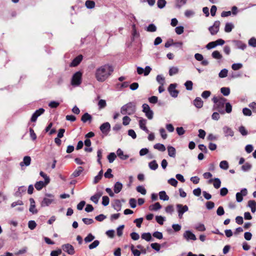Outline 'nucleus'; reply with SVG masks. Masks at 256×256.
Here are the masks:
<instances>
[{"mask_svg":"<svg viewBox=\"0 0 256 256\" xmlns=\"http://www.w3.org/2000/svg\"><path fill=\"white\" fill-rule=\"evenodd\" d=\"M214 181V186L215 188L218 189L220 188L221 185L220 180L218 178H214V179H210L209 180V182L210 183Z\"/></svg>","mask_w":256,"mask_h":256,"instance_id":"4be33fe9","label":"nucleus"},{"mask_svg":"<svg viewBox=\"0 0 256 256\" xmlns=\"http://www.w3.org/2000/svg\"><path fill=\"white\" fill-rule=\"evenodd\" d=\"M143 220L144 219L142 218H136V219L134 220V223H135L136 224V226L138 228H140L141 227V224L143 222Z\"/></svg>","mask_w":256,"mask_h":256,"instance_id":"680f3d73","label":"nucleus"},{"mask_svg":"<svg viewBox=\"0 0 256 256\" xmlns=\"http://www.w3.org/2000/svg\"><path fill=\"white\" fill-rule=\"evenodd\" d=\"M248 44L254 48L256 47V38H252L248 40Z\"/></svg>","mask_w":256,"mask_h":256,"instance_id":"774afa93","label":"nucleus"},{"mask_svg":"<svg viewBox=\"0 0 256 256\" xmlns=\"http://www.w3.org/2000/svg\"><path fill=\"white\" fill-rule=\"evenodd\" d=\"M233 42L238 48L244 50L246 47V44L240 40H234L233 41Z\"/></svg>","mask_w":256,"mask_h":256,"instance_id":"a211bd4d","label":"nucleus"},{"mask_svg":"<svg viewBox=\"0 0 256 256\" xmlns=\"http://www.w3.org/2000/svg\"><path fill=\"white\" fill-rule=\"evenodd\" d=\"M117 156L122 160H126L129 158L128 154H124L120 148H118L116 151Z\"/></svg>","mask_w":256,"mask_h":256,"instance_id":"aec40b11","label":"nucleus"},{"mask_svg":"<svg viewBox=\"0 0 256 256\" xmlns=\"http://www.w3.org/2000/svg\"><path fill=\"white\" fill-rule=\"evenodd\" d=\"M162 208V206L158 202L149 206V210L152 211H156Z\"/></svg>","mask_w":256,"mask_h":256,"instance_id":"a878e982","label":"nucleus"},{"mask_svg":"<svg viewBox=\"0 0 256 256\" xmlns=\"http://www.w3.org/2000/svg\"><path fill=\"white\" fill-rule=\"evenodd\" d=\"M146 120L144 118H140V119L139 120L140 128L142 130H144L145 132H146V133H148L149 130L148 129V128H146Z\"/></svg>","mask_w":256,"mask_h":256,"instance_id":"4468645a","label":"nucleus"},{"mask_svg":"<svg viewBox=\"0 0 256 256\" xmlns=\"http://www.w3.org/2000/svg\"><path fill=\"white\" fill-rule=\"evenodd\" d=\"M113 208L118 212L121 210L122 204L120 203V201L119 200H114Z\"/></svg>","mask_w":256,"mask_h":256,"instance_id":"393cba45","label":"nucleus"},{"mask_svg":"<svg viewBox=\"0 0 256 256\" xmlns=\"http://www.w3.org/2000/svg\"><path fill=\"white\" fill-rule=\"evenodd\" d=\"M36 226V224L34 220H30L28 222V227L30 229L34 230Z\"/></svg>","mask_w":256,"mask_h":256,"instance_id":"bf43d9fd","label":"nucleus"},{"mask_svg":"<svg viewBox=\"0 0 256 256\" xmlns=\"http://www.w3.org/2000/svg\"><path fill=\"white\" fill-rule=\"evenodd\" d=\"M220 92L224 96H228L230 94V89L229 88L222 87L220 88Z\"/></svg>","mask_w":256,"mask_h":256,"instance_id":"4c0bfd02","label":"nucleus"},{"mask_svg":"<svg viewBox=\"0 0 256 256\" xmlns=\"http://www.w3.org/2000/svg\"><path fill=\"white\" fill-rule=\"evenodd\" d=\"M100 128L104 134L106 135L110 130V125L109 122H106L100 126Z\"/></svg>","mask_w":256,"mask_h":256,"instance_id":"ddd939ff","label":"nucleus"},{"mask_svg":"<svg viewBox=\"0 0 256 256\" xmlns=\"http://www.w3.org/2000/svg\"><path fill=\"white\" fill-rule=\"evenodd\" d=\"M31 162V158L29 156H25L22 162H20V165L22 167L24 166H28L30 164Z\"/></svg>","mask_w":256,"mask_h":256,"instance_id":"f3484780","label":"nucleus"},{"mask_svg":"<svg viewBox=\"0 0 256 256\" xmlns=\"http://www.w3.org/2000/svg\"><path fill=\"white\" fill-rule=\"evenodd\" d=\"M149 168L152 170H156L158 168V164L156 160H153L148 164Z\"/></svg>","mask_w":256,"mask_h":256,"instance_id":"72a5a7b5","label":"nucleus"},{"mask_svg":"<svg viewBox=\"0 0 256 256\" xmlns=\"http://www.w3.org/2000/svg\"><path fill=\"white\" fill-rule=\"evenodd\" d=\"M156 220L158 224L160 225H162L164 221L165 220V218L164 217L159 216H156Z\"/></svg>","mask_w":256,"mask_h":256,"instance_id":"864d4df0","label":"nucleus"},{"mask_svg":"<svg viewBox=\"0 0 256 256\" xmlns=\"http://www.w3.org/2000/svg\"><path fill=\"white\" fill-rule=\"evenodd\" d=\"M112 170L111 168H108L106 172L104 173V176L106 178H113L114 176L112 174Z\"/></svg>","mask_w":256,"mask_h":256,"instance_id":"8fccbe9b","label":"nucleus"},{"mask_svg":"<svg viewBox=\"0 0 256 256\" xmlns=\"http://www.w3.org/2000/svg\"><path fill=\"white\" fill-rule=\"evenodd\" d=\"M95 237L91 233L88 234V236L84 238L86 243L90 242L94 239Z\"/></svg>","mask_w":256,"mask_h":256,"instance_id":"a19ab883","label":"nucleus"},{"mask_svg":"<svg viewBox=\"0 0 256 256\" xmlns=\"http://www.w3.org/2000/svg\"><path fill=\"white\" fill-rule=\"evenodd\" d=\"M102 174L103 172L102 170H101L100 171L98 174L94 178V184H97L99 182V180H101L102 176Z\"/></svg>","mask_w":256,"mask_h":256,"instance_id":"c9c22d12","label":"nucleus"},{"mask_svg":"<svg viewBox=\"0 0 256 256\" xmlns=\"http://www.w3.org/2000/svg\"><path fill=\"white\" fill-rule=\"evenodd\" d=\"M252 168V165L246 162L242 166V170L244 172L248 171Z\"/></svg>","mask_w":256,"mask_h":256,"instance_id":"3c124183","label":"nucleus"},{"mask_svg":"<svg viewBox=\"0 0 256 256\" xmlns=\"http://www.w3.org/2000/svg\"><path fill=\"white\" fill-rule=\"evenodd\" d=\"M242 67V64L240 63L234 64L232 66V68L234 70H237L240 69Z\"/></svg>","mask_w":256,"mask_h":256,"instance_id":"5fc2aeb1","label":"nucleus"},{"mask_svg":"<svg viewBox=\"0 0 256 256\" xmlns=\"http://www.w3.org/2000/svg\"><path fill=\"white\" fill-rule=\"evenodd\" d=\"M106 104L105 100H100L98 102V106L99 108H103L106 106Z\"/></svg>","mask_w":256,"mask_h":256,"instance_id":"0e129e2a","label":"nucleus"},{"mask_svg":"<svg viewBox=\"0 0 256 256\" xmlns=\"http://www.w3.org/2000/svg\"><path fill=\"white\" fill-rule=\"evenodd\" d=\"M228 70L226 69H222L219 73L218 76L220 78H224L228 76Z\"/></svg>","mask_w":256,"mask_h":256,"instance_id":"09e8293b","label":"nucleus"},{"mask_svg":"<svg viewBox=\"0 0 256 256\" xmlns=\"http://www.w3.org/2000/svg\"><path fill=\"white\" fill-rule=\"evenodd\" d=\"M146 30L148 32H154L156 30V27L154 24H151L146 27Z\"/></svg>","mask_w":256,"mask_h":256,"instance_id":"e433bc0d","label":"nucleus"},{"mask_svg":"<svg viewBox=\"0 0 256 256\" xmlns=\"http://www.w3.org/2000/svg\"><path fill=\"white\" fill-rule=\"evenodd\" d=\"M102 204L104 206H106L108 204L110 199L107 196H104L102 198Z\"/></svg>","mask_w":256,"mask_h":256,"instance_id":"69168bd1","label":"nucleus"},{"mask_svg":"<svg viewBox=\"0 0 256 256\" xmlns=\"http://www.w3.org/2000/svg\"><path fill=\"white\" fill-rule=\"evenodd\" d=\"M116 158V156L114 152H110L108 156V159L110 163H112L114 160Z\"/></svg>","mask_w":256,"mask_h":256,"instance_id":"37998d69","label":"nucleus"},{"mask_svg":"<svg viewBox=\"0 0 256 256\" xmlns=\"http://www.w3.org/2000/svg\"><path fill=\"white\" fill-rule=\"evenodd\" d=\"M82 73L80 72H77L72 76L71 84L74 86H78L82 83Z\"/></svg>","mask_w":256,"mask_h":256,"instance_id":"20e7f679","label":"nucleus"},{"mask_svg":"<svg viewBox=\"0 0 256 256\" xmlns=\"http://www.w3.org/2000/svg\"><path fill=\"white\" fill-rule=\"evenodd\" d=\"M84 170V168L82 166H78L72 174V176L76 178Z\"/></svg>","mask_w":256,"mask_h":256,"instance_id":"cd10ccee","label":"nucleus"},{"mask_svg":"<svg viewBox=\"0 0 256 256\" xmlns=\"http://www.w3.org/2000/svg\"><path fill=\"white\" fill-rule=\"evenodd\" d=\"M102 192H98L90 198V200L95 204H98V200L100 196H102Z\"/></svg>","mask_w":256,"mask_h":256,"instance_id":"412c9836","label":"nucleus"},{"mask_svg":"<svg viewBox=\"0 0 256 256\" xmlns=\"http://www.w3.org/2000/svg\"><path fill=\"white\" fill-rule=\"evenodd\" d=\"M114 70V68L111 64L102 65L96 69L94 74V78L98 82H103L112 76Z\"/></svg>","mask_w":256,"mask_h":256,"instance_id":"f257e3e1","label":"nucleus"},{"mask_svg":"<svg viewBox=\"0 0 256 256\" xmlns=\"http://www.w3.org/2000/svg\"><path fill=\"white\" fill-rule=\"evenodd\" d=\"M130 120L131 119L128 116H125L122 118V124L124 126H127L130 124Z\"/></svg>","mask_w":256,"mask_h":256,"instance_id":"13d9d810","label":"nucleus"},{"mask_svg":"<svg viewBox=\"0 0 256 256\" xmlns=\"http://www.w3.org/2000/svg\"><path fill=\"white\" fill-rule=\"evenodd\" d=\"M48 184H46V182H43L42 180H40L39 182H37L35 184L34 186L35 188L38 190H41L44 187L46 186Z\"/></svg>","mask_w":256,"mask_h":256,"instance_id":"5701e85b","label":"nucleus"},{"mask_svg":"<svg viewBox=\"0 0 256 256\" xmlns=\"http://www.w3.org/2000/svg\"><path fill=\"white\" fill-rule=\"evenodd\" d=\"M129 204L132 208H135L136 206V201L134 198H131L130 199Z\"/></svg>","mask_w":256,"mask_h":256,"instance_id":"338daca9","label":"nucleus"},{"mask_svg":"<svg viewBox=\"0 0 256 256\" xmlns=\"http://www.w3.org/2000/svg\"><path fill=\"white\" fill-rule=\"evenodd\" d=\"M136 105L132 102H130L124 105L120 108V112L124 115H132L136 112Z\"/></svg>","mask_w":256,"mask_h":256,"instance_id":"7ed1b4c3","label":"nucleus"},{"mask_svg":"<svg viewBox=\"0 0 256 256\" xmlns=\"http://www.w3.org/2000/svg\"><path fill=\"white\" fill-rule=\"evenodd\" d=\"M222 130L226 136H233L234 135V132L232 129L227 126H224L222 128Z\"/></svg>","mask_w":256,"mask_h":256,"instance_id":"2eb2a0df","label":"nucleus"},{"mask_svg":"<svg viewBox=\"0 0 256 256\" xmlns=\"http://www.w3.org/2000/svg\"><path fill=\"white\" fill-rule=\"evenodd\" d=\"M156 81L162 86H164V78L161 75H158L156 76Z\"/></svg>","mask_w":256,"mask_h":256,"instance_id":"603ef678","label":"nucleus"},{"mask_svg":"<svg viewBox=\"0 0 256 256\" xmlns=\"http://www.w3.org/2000/svg\"><path fill=\"white\" fill-rule=\"evenodd\" d=\"M141 237L142 239L145 240L147 242H150L152 239V235L150 232L143 233Z\"/></svg>","mask_w":256,"mask_h":256,"instance_id":"7c9ffc66","label":"nucleus"},{"mask_svg":"<svg viewBox=\"0 0 256 256\" xmlns=\"http://www.w3.org/2000/svg\"><path fill=\"white\" fill-rule=\"evenodd\" d=\"M168 154L170 156L175 158L176 150L172 146H168Z\"/></svg>","mask_w":256,"mask_h":256,"instance_id":"bb28decb","label":"nucleus"},{"mask_svg":"<svg viewBox=\"0 0 256 256\" xmlns=\"http://www.w3.org/2000/svg\"><path fill=\"white\" fill-rule=\"evenodd\" d=\"M62 250H63L64 252L70 255L74 254L75 252L74 246L69 244L62 245Z\"/></svg>","mask_w":256,"mask_h":256,"instance_id":"1a4fd4ad","label":"nucleus"},{"mask_svg":"<svg viewBox=\"0 0 256 256\" xmlns=\"http://www.w3.org/2000/svg\"><path fill=\"white\" fill-rule=\"evenodd\" d=\"M248 194V190L246 188H242L240 192H238L236 194V200L237 202H240L243 200V196H246Z\"/></svg>","mask_w":256,"mask_h":256,"instance_id":"9b49d317","label":"nucleus"},{"mask_svg":"<svg viewBox=\"0 0 256 256\" xmlns=\"http://www.w3.org/2000/svg\"><path fill=\"white\" fill-rule=\"evenodd\" d=\"M176 84H171L168 88L170 95L174 98H176L178 94V91L176 89Z\"/></svg>","mask_w":256,"mask_h":256,"instance_id":"9d476101","label":"nucleus"},{"mask_svg":"<svg viewBox=\"0 0 256 256\" xmlns=\"http://www.w3.org/2000/svg\"><path fill=\"white\" fill-rule=\"evenodd\" d=\"M183 237L187 241L190 240H196L194 234L190 230H186L183 234Z\"/></svg>","mask_w":256,"mask_h":256,"instance_id":"f8f14e48","label":"nucleus"},{"mask_svg":"<svg viewBox=\"0 0 256 256\" xmlns=\"http://www.w3.org/2000/svg\"><path fill=\"white\" fill-rule=\"evenodd\" d=\"M234 28V25L231 22H227L224 27V31L226 32H230Z\"/></svg>","mask_w":256,"mask_h":256,"instance_id":"c756f323","label":"nucleus"},{"mask_svg":"<svg viewBox=\"0 0 256 256\" xmlns=\"http://www.w3.org/2000/svg\"><path fill=\"white\" fill-rule=\"evenodd\" d=\"M212 57L216 60H220L222 58V55L218 50H214L212 54Z\"/></svg>","mask_w":256,"mask_h":256,"instance_id":"f704fd0d","label":"nucleus"},{"mask_svg":"<svg viewBox=\"0 0 256 256\" xmlns=\"http://www.w3.org/2000/svg\"><path fill=\"white\" fill-rule=\"evenodd\" d=\"M166 4V1L165 0H158L157 5L158 8H162Z\"/></svg>","mask_w":256,"mask_h":256,"instance_id":"4d7b16f0","label":"nucleus"},{"mask_svg":"<svg viewBox=\"0 0 256 256\" xmlns=\"http://www.w3.org/2000/svg\"><path fill=\"white\" fill-rule=\"evenodd\" d=\"M154 148L160 152H164L166 150V147L163 144L159 143L156 144L154 145Z\"/></svg>","mask_w":256,"mask_h":256,"instance_id":"473e14b6","label":"nucleus"},{"mask_svg":"<svg viewBox=\"0 0 256 256\" xmlns=\"http://www.w3.org/2000/svg\"><path fill=\"white\" fill-rule=\"evenodd\" d=\"M92 119V116L88 114V112H86L81 118V120L83 122H86L87 121H91Z\"/></svg>","mask_w":256,"mask_h":256,"instance_id":"c85d7f7f","label":"nucleus"},{"mask_svg":"<svg viewBox=\"0 0 256 256\" xmlns=\"http://www.w3.org/2000/svg\"><path fill=\"white\" fill-rule=\"evenodd\" d=\"M220 22L218 20L215 21L214 24L208 28L210 34L212 36L216 34L219 31Z\"/></svg>","mask_w":256,"mask_h":256,"instance_id":"6e6552de","label":"nucleus"},{"mask_svg":"<svg viewBox=\"0 0 256 256\" xmlns=\"http://www.w3.org/2000/svg\"><path fill=\"white\" fill-rule=\"evenodd\" d=\"M82 60V55H79L73 60L70 66H76L79 64L81 62Z\"/></svg>","mask_w":256,"mask_h":256,"instance_id":"dca6fc26","label":"nucleus"},{"mask_svg":"<svg viewBox=\"0 0 256 256\" xmlns=\"http://www.w3.org/2000/svg\"><path fill=\"white\" fill-rule=\"evenodd\" d=\"M152 236L154 237L158 238L159 240H161L163 238V235L162 232H155L153 233Z\"/></svg>","mask_w":256,"mask_h":256,"instance_id":"e2e57ef3","label":"nucleus"},{"mask_svg":"<svg viewBox=\"0 0 256 256\" xmlns=\"http://www.w3.org/2000/svg\"><path fill=\"white\" fill-rule=\"evenodd\" d=\"M184 86L188 90H191L192 89L193 83L190 80H187L184 83Z\"/></svg>","mask_w":256,"mask_h":256,"instance_id":"c03bdc74","label":"nucleus"},{"mask_svg":"<svg viewBox=\"0 0 256 256\" xmlns=\"http://www.w3.org/2000/svg\"><path fill=\"white\" fill-rule=\"evenodd\" d=\"M62 253V249L58 248L56 250H52L50 252V256H58Z\"/></svg>","mask_w":256,"mask_h":256,"instance_id":"052dcab7","label":"nucleus"},{"mask_svg":"<svg viewBox=\"0 0 256 256\" xmlns=\"http://www.w3.org/2000/svg\"><path fill=\"white\" fill-rule=\"evenodd\" d=\"M95 3L92 0H88L86 2V6L88 8H92L94 7Z\"/></svg>","mask_w":256,"mask_h":256,"instance_id":"a18cd8bd","label":"nucleus"},{"mask_svg":"<svg viewBox=\"0 0 256 256\" xmlns=\"http://www.w3.org/2000/svg\"><path fill=\"white\" fill-rule=\"evenodd\" d=\"M176 207L178 212V218L181 219L182 218L183 214L188 211V206L186 205L183 206L181 204H177Z\"/></svg>","mask_w":256,"mask_h":256,"instance_id":"423d86ee","label":"nucleus"},{"mask_svg":"<svg viewBox=\"0 0 256 256\" xmlns=\"http://www.w3.org/2000/svg\"><path fill=\"white\" fill-rule=\"evenodd\" d=\"M130 250L134 256H140L141 252L140 250L135 249L134 245L130 246Z\"/></svg>","mask_w":256,"mask_h":256,"instance_id":"79ce46f5","label":"nucleus"},{"mask_svg":"<svg viewBox=\"0 0 256 256\" xmlns=\"http://www.w3.org/2000/svg\"><path fill=\"white\" fill-rule=\"evenodd\" d=\"M160 198L161 200H163L164 201L168 200L169 199L168 196L166 194V192L164 191H161L159 192Z\"/></svg>","mask_w":256,"mask_h":256,"instance_id":"2f4dec72","label":"nucleus"},{"mask_svg":"<svg viewBox=\"0 0 256 256\" xmlns=\"http://www.w3.org/2000/svg\"><path fill=\"white\" fill-rule=\"evenodd\" d=\"M178 72V68L177 67L172 66L170 68L169 70V74L170 76H172L174 74H176Z\"/></svg>","mask_w":256,"mask_h":256,"instance_id":"ea45409f","label":"nucleus"},{"mask_svg":"<svg viewBox=\"0 0 256 256\" xmlns=\"http://www.w3.org/2000/svg\"><path fill=\"white\" fill-rule=\"evenodd\" d=\"M136 190L138 192H140L142 194L144 195V194H146V190L142 186H139L136 187Z\"/></svg>","mask_w":256,"mask_h":256,"instance_id":"6e6d98bb","label":"nucleus"},{"mask_svg":"<svg viewBox=\"0 0 256 256\" xmlns=\"http://www.w3.org/2000/svg\"><path fill=\"white\" fill-rule=\"evenodd\" d=\"M100 244V241L98 240H95L91 244L88 246V248L90 250L94 249L96 248Z\"/></svg>","mask_w":256,"mask_h":256,"instance_id":"49530a36","label":"nucleus"},{"mask_svg":"<svg viewBox=\"0 0 256 256\" xmlns=\"http://www.w3.org/2000/svg\"><path fill=\"white\" fill-rule=\"evenodd\" d=\"M220 168L226 170L228 168V163L226 160H222L220 164Z\"/></svg>","mask_w":256,"mask_h":256,"instance_id":"58836bf2","label":"nucleus"},{"mask_svg":"<svg viewBox=\"0 0 256 256\" xmlns=\"http://www.w3.org/2000/svg\"><path fill=\"white\" fill-rule=\"evenodd\" d=\"M214 102V109L218 110L220 114L225 112L230 113L232 111V106L230 102H226V99L222 96H214L212 99Z\"/></svg>","mask_w":256,"mask_h":256,"instance_id":"f03ea898","label":"nucleus"},{"mask_svg":"<svg viewBox=\"0 0 256 256\" xmlns=\"http://www.w3.org/2000/svg\"><path fill=\"white\" fill-rule=\"evenodd\" d=\"M142 112L145 113L146 116L149 120H152L153 118L154 112L150 110V106L146 104H144L142 106Z\"/></svg>","mask_w":256,"mask_h":256,"instance_id":"39448f33","label":"nucleus"},{"mask_svg":"<svg viewBox=\"0 0 256 256\" xmlns=\"http://www.w3.org/2000/svg\"><path fill=\"white\" fill-rule=\"evenodd\" d=\"M203 101L201 99V98L199 97H197L196 98V99L194 100V106L198 108H201L203 106Z\"/></svg>","mask_w":256,"mask_h":256,"instance_id":"6ab92c4d","label":"nucleus"},{"mask_svg":"<svg viewBox=\"0 0 256 256\" xmlns=\"http://www.w3.org/2000/svg\"><path fill=\"white\" fill-rule=\"evenodd\" d=\"M46 196L48 198H44L43 200L41 202V206L42 207L48 206L54 200V196L52 194H46Z\"/></svg>","mask_w":256,"mask_h":256,"instance_id":"0eeeda50","label":"nucleus"},{"mask_svg":"<svg viewBox=\"0 0 256 256\" xmlns=\"http://www.w3.org/2000/svg\"><path fill=\"white\" fill-rule=\"evenodd\" d=\"M40 174L41 176L44 178V182H46V184H48L50 182V178L43 172L41 171L40 173Z\"/></svg>","mask_w":256,"mask_h":256,"instance_id":"de8ad7c7","label":"nucleus"},{"mask_svg":"<svg viewBox=\"0 0 256 256\" xmlns=\"http://www.w3.org/2000/svg\"><path fill=\"white\" fill-rule=\"evenodd\" d=\"M122 184L121 182H116V184H114V192L116 194H118L121 191V190H122Z\"/></svg>","mask_w":256,"mask_h":256,"instance_id":"b1692460","label":"nucleus"}]
</instances>
